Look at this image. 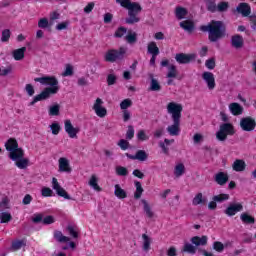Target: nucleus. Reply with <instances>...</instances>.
<instances>
[{
  "label": "nucleus",
  "instance_id": "nucleus-1",
  "mask_svg": "<svg viewBox=\"0 0 256 256\" xmlns=\"http://www.w3.org/2000/svg\"><path fill=\"white\" fill-rule=\"evenodd\" d=\"M35 83H41V85H50V87L45 88L40 94L34 96L30 105L33 106L39 101H46L51 95H55L59 92V81L53 76H45L34 79Z\"/></svg>",
  "mask_w": 256,
  "mask_h": 256
},
{
  "label": "nucleus",
  "instance_id": "nucleus-2",
  "mask_svg": "<svg viewBox=\"0 0 256 256\" xmlns=\"http://www.w3.org/2000/svg\"><path fill=\"white\" fill-rule=\"evenodd\" d=\"M200 31L208 33L210 43H217L227 35V26L223 21L212 20L208 25H202Z\"/></svg>",
  "mask_w": 256,
  "mask_h": 256
},
{
  "label": "nucleus",
  "instance_id": "nucleus-3",
  "mask_svg": "<svg viewBox=\"0 0 256 256\" xmlns=\"http://www.w3.org/2000/svg\"><path fill=\"white\" fill-rule=\"evenodd\" d=\"M167 111L172 114L173 124L168 126L166 131L171 137H177L181 133V113L183 112V105L170 102L167 105Z\"/></svg>",
  "mask_w": 256,
  "mask_h": 256
},
{
  "label": "nucleus",
  "instance_id": "nucleus-4",
  "mask_svg": "<svg viewBox=\"0 0 256 256\" xmlns=\"http://www.w3.org/2000/svg\"><path fill=\"white\" fill-rule=\"evenodd\" d=\"M127 9L129 17L125 19V23H127V25H135V23H139L141 19L137 17V15L143 11L141 5L137 2H131Z\"/></svg>",
  "mask_w": 256,
  "mask_h": 256
},
{
  "label": "nucleus",
  "instance_id": "nucleus-5",
  "mask_svg": "<svg viewBox=\"0 0 256 256\" xmlns=\"http://www.w3.org/2000/svg\"><path fill=\"white\" fill-rule=\"evenodd\" d=\"M6 150L9 151V158L12 160H17L19 157H23V150L19 148V143L15 138H10L5 143Z\"/></svg>",
  "mask_w": 256,
  "mask_h": 256
},
{
  "label": "nucleus",
  "instance_id": "nucleus-6",
  "mask_svg": "<svg viewBox=\"0 0 256 256\" xmlns=\"http://www.w3.org/2000/svg\"><path fill=\"white\" fill-rule=\"evenodd\" d=\"M208 237L207 236H194L190 239V242L192 245H194V247L197 249L198 251V255L200 256H213L212 253L207 252V250L201 248V247H205V245H207V241H208Z\"/></svg>",
  "mask_w": 256,
  "mask_h": 256
},
{
  "label": "nucleus",
  "instance_id": "nucleus-7",
  "mask_svg": "<svg viewBox=\"0 0 256 256\" xmlns=\"http://www.w3.org/2000/svg\"><path fill=\"white\" fill-rule=\"evenodd\" d=\"M125 53H127V50L123 47H120L118 50L110 49L106 52L104 59L107 63L123 61L125 59Z\"/></svg>",
  "mask_w": 256,
  "mask_h": 256
},
{
  "label": "nucleus",
  "instance_id": "nucleus-8",
  "mask_svg": "<svg viewBox=\"0 0 256 256\" xmlns=\"http://www.w3.org/2000/svg\"><path fill=\"white\" fill-rule=\"evenodd\" d=\"M235 127L231 123H223L220 125L219 131L216 132V139L218 141H227V135H233Z\"/></svg>",
  "mask_w": 256,
  "mask_h": 256
},
{
  "label": "nucleus",
  "instance_id": "nucleus-9",
  "mask_svg": "<svg viewBox=\"0 0 256 256\" xmlns=\"http://www.w3.org/2000/svg\"><path fill=\"white\" fill-rule=\"evenodd\" d=\"M175 59L179 65H189V63H195L197 54L177 53Z\"/></svg>",
  "mask_w": 256,
  "mask_h": 256
},
{
  "label": "nucleus",
  "instance_id": "nucleus-10",
  "mask_svg": "<svg viewBox=\"0 0 256 256\" xmlns=\"http://www.w3.org/2000/svg\"><path fill=\"white\" fill-rule=\"evenodd\" d=\"M240 127H241L242 131H246V132L250 133L251 131H255L256 121L251 116L243 117L240 120Z\"/></svg>",
  "mask_w": 256,
  "mask_h": 256
},
{
  "label": "nucleus",
  "instance_id": "nucleus-11",
  "mask_svg": "<svg viewBox=\"0 0 256 256\" xmlns=\"http://www.w3.org/2000/svg\"><path fill=\"white\" fill-rule=\"evenodd\" d=\"M52 189H54V191H56L57 195L59 197H63L64 199H68L71 200L73 198H71V196L67 193V191H65L63 189V187H61V185H59V182L57 181V178H52Z\"/></svg>",
  "mask_w": 256,
  "mask_h": 256
},
{
  "label": "nucleus",
  "instance_id": "nucleus-12",
  "mask_svg": "<svg viewBox=\"0 0 256 256\" xmlns=\"http://www.w3.org/2000/svg\"><path fill=\"white\" fill-rule=\"evenodd\" d=\"M180 253L182 255H185V253H187V255H199V250H197V248L195 247L194 244H192V242L190 243L189 241H185L184 245L180 250Z\"/></svg>",
  "mask_w": 256,
  "mask_h": 256
},
{
  "label": "nucleus",
  "instance_id": "nucleus-13",
  "mask_svg": "<svg viewBox=\"0 0 256 256\" xmlns=\"http://www.w3.org/2000/svg\"><path fill=\"white\" fill-rule=\"evenodd\" d=\"M102 105H103V100L101 98H97L93 105V110L95 111L96 115L101 118L107 115V109Z\"/></svg>",
  "mask_w": 256,
  "mask_h": 256
},
{
  "label": "nucleus",
  "instance_id": "nucleus-14",
  "mask_svg": "<svg viewBox=\"0 0 256 256\" xmlns=\"http://www.w3.org/2000/svg\"><path fill=\"white\" fill-rule=\"evenodd\" d=\"M128 159H132V161H147L149 159V154L145 150H138L135 155L126 153L125 154Z\"/></svg>",
  "mask_w": 256,
  "mask_h": 256
},
{
  "label": "nucleus",
  "instance_id": "nucleus-15",
  "mask_svg": "<svg viewBox=\"0 0 256 256\" xmlns=\"http://www.w3.org/2000/svg\"><path fill=\"white\" fill-rule=\"evenodd\" d=\"M240 211H243V204L241 203H235L230 204L227 209L224 211L228 217H233V215H237Z\"/></svg>",
  "mask_w": 256,
  "mask_h": 256
},
{
  "label": "nucleus",
  "instance_id": "nucleus-16",
  "mask_svg": "<svg viewBox=\"0 0 256 256\" xmlns=\"http://www.w3.org/2000/svg\"><path fill=\"white\" fill-rule=\"evenodd\" d=\"M65 131L69 135L70 139L77 138V133H79V128L73 127L71 120H65Z\"/></svg>",
  "mask_w": 256,
  "mask_h": 256
},
{
  "label": "nucleus",
  "instance_id": "nucleus-17",
  "mask_svg": "<svg viewBox=\"0 0 256 256\" xmlns=\"http://www.w3.org/2000/svg\"><path fill=\"white\" fill-rule=\"evenodd\" d=\"M65 131L69 135L70 139L77 138V133H79V128L73 127L71 120H65Z\"/></svg>",
  "mask_w": 256,
  "mask_h": 256
},
{
  "label": "nucleus",
  "instance_id": "nucleus-18",
  "mask_svg": "<svg viewBox=\"0 0 256 256\" xmlns=\"http://www.w3.org/2000/svg\"><path fill=\"white\" fill-rule=\"evenodd\" d=\"M202 79H204V81L207 83V87L208 89H210V91H213V89H215V76L213 75V73L204 72L202 74Z\"/></svg>",
  "mask_w": 256,
  "mask_h": 256
},
{
  "label": "nucleus",
  "instance_id": "nucleus-19",
  "mask_svg": "<svg viewBox=\"0 0 256 256\" xmlns=\"http://www.w3.org/2000/svg\"><path fill=\"white\" fill-rule=\"evenodd\" d=\"M237 13L242 14V17H249L251 15V6L249 4L242 2L236 8Z\"/></svg>",
  "mask_w": 256,
  "mask_h": 256
},
{
  "label": "nucleus",
  "instance_id": "nucleus-20",
  "mask_svg": "<svg viewBox=\"0 0 256 256\" xmlns=\"http://www.w3.org/2000/svg\"><path fill=\"white\" fill-rule=\"evenodd\" d=\"M58 163L60 173H71V171H73V169H71V166L69 165V160H67V158H60L58 160Z\"/></svg>",
  "mask_w": 256,
  "mask_h": 256
},
{
  "label": "nucleus",
  "instance_id": "nucleus-21",
  "mask_svg": "<svg viewBox=\"0 0 256 256\" xmlns=\"http://www.w3.org/2000/svg\"><path fill=\"white\" fill-rule=\"evenodd\" d=\"M148 78L150 79V91H161V84H159V80L155 79V75L153 73L148 74Z\"/></svg>",
  "mask_w": 256,
  "mask_h": 256
},
{
  "label": "nucleus",
  "instance_id": "nucleus-22",
  "mask_svg": "<svg viewBox=\"0 0 256 256\" xmlns=\"http://www.w3.org/2000/svg\"><path fill=\"white\" fill-rule=\"evenodd\" d=\"M12 161H16V166L18 167V169H27V166L29 165V159L25 158V151L23 150L22 156Z\"/></svg>",
  "mask_w": 256,
  "mask_h": 256
},
{
  "label": "nucleus",
  "instance_id": "nucleus-23",
  "mask_svg": "<svg viewBox=\"0 0 256 256\" xmlns=\"http://www.w3.org/2000/svg\"><path fill=\"white\" fill-rule=\"evenodd\" d=\"M231 45L235 49H241L244 45L243 36L236 34L231 38Z\"/></svg>",
  "mask_w": 256,
  "mask_h": 256
},
{
  "label": "nucleus",
  "instance_id": "nucleus-24",
  "mask_svg": "<svg viewBox=\"0 0 256 256\" xmlns=\"http://www.w3.org/2000/svg\"><path fill=\"white\" fill-rule=\"evenodd\" d=\"M247 167V164L245 163V160L236 159L232 165L233 171H236L237 173H241L244 171Z\"/></svg>",
  "mask_w": 256,
  "mask_h": 256
},
{
  "label": "nucleus",
  "instance_id": "nucleus-25",
  "mask_svg": "<svg viewBox=\"0 0 256 256\" xmlns=\"http://www.w3.org/2000/svg\"><path fill=\"white\" fill-rule=\"evenodd\" d=\"M172 143H175V139L169 140L165 138L164 142L163 141L159 142V147L160 149H162V153H164V155H169V145H171Z\"/></svg>",
  "mask_w": 256,
  "mask_h": 256
},
{
  "label": "nucleus",
  "instance_id": "nucleus-26",
  "mask_svg": "<svg viewBox=\"0 0 256 256\" xmlns=\"http://www.w3.org/2000/svg\"><path fill=\"white\" fill-rule=\"evenodd\" d=\"M215 181L218 185H226L227 181H229V175H227L225 172H219L215 175Z\"/></svg>",
  "mask_w": 256,
  "mask_h": 256
},
{
  "label": "nucleus",
  "instance_id": "nucleus-27",
  "mask_svg": "<svg viewBox=\"0 0 256 256\" xmlns=\"http://www.w3.org/2000/svg\"><path fill=\"white\" fill-rule=\"evenodd\" d=\"M180 27L184 29V31H187V33H193V31H195V23L190 20L180 22Z\"/></svg>",
  "mask_w": 256,
  "mask_h": 256
},
{
  "label": "nucleus",
  "instance_id": "nucleus-28",
  "mask_svg": "<svg viewBox=\"0 0 256 256\" xmlns=\"http://www.w3.org/2000/svg\"><path fill=\"white\" fill-rule=\"evenodd\" d=\"M229 109L232 113V115H243V106L241 104L234 102L229 105Z\"/></svg>",
  "mask_w": 256,
  "mask_h": 256
},
{
  "label": "nucleus",
  "instance_id": "nucleus-29",
  "mask_svg": "<svg viewBox=\"0 0 256 256\" xmlns=\"http://www.w3.org/2000/svg\"><path fill=\"white\" fill-rule=\"evenodd\" d=\"M25 51H27V47H22V48L14 50L12 52V55H13L15 61H23V59H25Z\"/></svg>",
  "mask_w": 256,
  "mask_h": 256
},
{
  "label": "nucleus",
  "instance_id": "nucleus-30",
  "mask_svg": "<svg viewBox=\"0 0 256 256\" xmlns=\"http://www.w3.org/2000/svg\"><path fill=\"white\" fill-rule=\"evenodd\" d=\"M192 205H207V197L203 196V193H198L192 200Z\"/></svg>",
  "mask_w": 256,
  "mask_h": 256
},
{
  "label": "nucleus",
  "instance_id": "nucleus-31",
  "mask_svg": "<svg viewBox=\"0 0 256 256\" xmlns=\"http://www.w3.org/2000/svg\"><path fill=\"white\" fill-rule=\"evenodd\" d=\"M66 231H67L68 235H70V237H72L73 239L79 238V228L76 225L69 224L66 227Z\"/></svg>",
  "mask_w": 256,
  "mask_h": 256
},
{
  "label": "nucleus",
  "instance_id": "nucleus-32",
  "mask_svg": "<svg viewBox=\"0 0 256 256\" xmlns=\"http://www.w3.org/2000/svg\"><path fill=\"white\" fill-rule=\"evenodd\" d=\"M125 41H127L129 45H135V43H137V32L129 30L125 36Z\"/></svg>",
  "mask_w": 256,
  "mask_h": 256
},
{
  "label": "nucleus",
  "instance_id": "nucleus-33",
  "mask_svg": "<svg viewBox=\"0 0 256 256\" xmlns=\"http://www.w3.org/2000/svg\"><path fill=\"white\" fill-rule=\"evenodd\" d=\"M187 13H189L187 11V9L183 8L181 6H178L175 9V15H176V19H178V21H181V19H185V17H187Z\"/></svg>",
  "mask_w": 256,
  "mask_h": 256
},
{
  "label": "nucleus",
  "instance_id": "nucleus-34",
  "mask_svg": "<svg viewBox=\"0 0 256 256\" xmlns=\"http://www.w3.org/2000/svg\"><path fill=\"white\" fill-rule=\"evenodd\" d=\"M114 195L118 199H127V192L119 184L115 185Z\"/></svg>",
  "mask_w": 256,
  "mask_h": 256
},
{
  "label": "nucleus",
  "instance_id": "nucleus-35",
  "mask_svg": "<svg viewBox=\"0 0 256 256\" xmlns=\"http://www.w3.org/2000/svg\"><path fill=\"white\" fill-rule=\"evenodd\" d=\"M240 219L242 222H244L246 225H253L255 224V218L248 213H242L240 215Z\"/></svg>",
  "mask_w": 256,
  "mask_h": 256
},
{
  "label": "nucleus",
  "instance_id": "nucleus-36",
  "mask_svg": "<svg viewBox=\"0 0 256 256\" xmlns=\"http://www.w3.org/2000/svg\"><path fill=\"white\" fill-rule=\"evenodd\" d=\"M54 239H56V241H58V243H67L70 241V238L67 236H64L61 231L54 232Z\"/></svg>",
  "mask_w": 256,
  "mask_h": 256
},
{
  "label": "nucleus",
  "instance_id": "nucleus-37",
  "mask_svg": "<svg viewBox=\"0 0 256 256\" xmlns=\"http://www.w3.org/2000/svg\"><path fill=\"white\" fill-rule=\"evenodd\" d=\"M25 245H27L25 240H14L11 244V250L19 251V249H22V247H25Z\"/></svg>",
  "mask_w": 256,
  "mask_h": 256
},
{
  "label": "nucleus",
  "instance_id": "nucleus-38",
  "mask_svg": "<svg viewBox=\"0 0 256 256\" xmlns=\"http://www.w3.org/2000/svg\"><path fill=\"white\" fill-rule=\"evenodd\" d=\"M60 111H61V106L59 104H54L49 107L48 113L50 117H57L59 116Z\"/></svg>",
  "mask_w": 256,
  "mask_h": 256
},
{
  "label": "nucleus",
  "instance_id": "nucleus-39",
  "mask_svg": "<svg viewBox=\"0 0 256 256\" xmlns=\"http://www.w3.org/2000/svg\"><path fill=\"white\" fill-rule=\"evenodd\" d=\"M136 191L134 193V199H141V196L143 195V186L141 185V182L135 181L134 182Z\"/></svg>",
  "mask_w": 256,
  "mask_h": 256
},
{
  "label": "nucleus",
  "instance_id": "nucleus-40",
  "mask_svg": "<svg viewBox=\"0 0 256 256\" xmlns=\"http://www.w3.org/2000/svg\"><path fill=\"white\" fill-rule=\"evenodd\" d=\"M141 203L144 205V212L146 213L147 217H149V219H153V216L155 214L153 213V211H151V206H149L147 200L142 199Z\"/></svg>",
  "mask_w": 256,
  "mask_h": 256
},
{
  "label": "nucleus",
  "instance_id": "nucleus-41",
  "mask_svg": "<svg viewBox=\"0 0 256 256\" xmlns=\"http://www.w3.org/2000/svg\"><path fill=\"white\" fill-rule=\"evenodd\" d=\"M148 53H150V55H152V56L159 55V47H157V43L150 42L148 44Z\"/></svg>",
  "mask_w": 256,
  "mask_h": 256
},
{
  "label": "nucleus",
  "instance_id": "nucleus-42",
  "mask_svg": "<svg viewBox=\"0 0 256 256\" xmlns=\"http://www.w3.org/2000/svg\"><path fill=\"white\" fill-rule=\"evenodd\" d=\"M207 11L210 13H216L217 11V4L215 0H205Z\"/></svg>",
  "mask_w": 256,
  "mask_h": 256
},
{
  "label": "nucleus",
  "instance_id": "nucleus-43",
  "mask_svg": "<svg viewBox=\"0 0 256 256\" xmlns=\"http://www.w3.org/2000/svg\"><path fill=\"white\" fill-rule=\"evenodd\" d=\"M168 79H176L177 78V66L170 65L168 68V73L166 75Z\"/></svg>",
  "mask_w": 256,
  "mask_h": 256
},
{
  "label": "nucleus",
  "instance_id": "nucleus-44",
  "mask_svg": "<svg viewBox=\"0 0 256 256\" xmlns=\"http://www.w3.org/2000/svg\"><path fill=\"white\" fill-rule=\"evenodd\" d=\"M143 239V251H149L151 249V238L147 234L142 235Z\"/></svg>",
  "mask_w": 256,
  "mask_h": 256
},
{
  "label": "nucleus",
  "instance_id": "nucleus-45",
  "mask_svg": "<svg viewBox=\"0 0 256 256\" xmlns=\"http://www.w3.org/2000/svg\"><path fill=\"white\" fill-rule=\"evenodd\" d=\"M185 173V165L183 163L177 164L174 169V175L181 177Z\"/></svg>",
  "mask_w": 256,
  "mask_h": 256
},
{
  "label": "nucleus",
  "instance_id": "nucleus-46",
  "mask_svg": "<svg viewBox=\"0 0 256 256\" xmlns=\"http://www.w3.org/2000/svg\"><path fill=\"white\" fill-rule=\"evenodd\" d=\"M13 220V216L9 212L0 213V223H9V221Z\"/></svg>",
  "mask_w": 256,
  "mask_h": 256
},
{
  "label": "nucleus",
  "instance_id": "nucleus-47",
  "mask_svg": "<svg viewBox=\"0 0 256 256\" xmlns=\"http://www.w3.org/2000/svg\"><path fill=\"white\" fill-rule=\"evenodd\" d=\"M229 9V2H219L218 5L216 6V11L219 13H225Z\"/></svg>",
  "mask_w": 256,
  "mask_h": 256
},
{
  "label": "nucleus",
  "instance_id": "nucleus-48",
  "mask_svg": "<svg viewBox=\"0 0 256 256\" xmlns=\"http://www.w3.org/2000/svg\"><path fill=\"white\" fill-rule=\"evenodd\" d=\"M89 185L90 187H92L95 191H101V187L99 186V184H97V176H95V174H93L90 178L89 181Z\"/></svg>",
  "mask_w": 256,
  "mask_h": 256
},
{
  "label": "nucleus",
  "instance_id": "nucleus-49",
  "mask_svg": "<svg viewBox=\"0 0 256 256\" xmlns=\"http://www.w3.org/2000/svg\"><path fill=\"white\" fill-rule=\"evenodd\" d=\"M116 175H119V177H127L129 175V170L123 166H117Z\"/></svg>",
  "mask_w": 256,
  "mask_h": 256
},
{
  "label": "nucleus",
  "instance_id": "nucleus-50",
  "mask_svg": "<svg viewBox=\"0 0 256 256\" xmlns=\"http://www.w3.org/2000/svg\"><path fill=\"white\" fill-rule=\"evenodd\" d=\"M229 200V194H220L213 196L212 201H215L216 203H223V201Z\"/></svg>",
  "mask_w": 256,
  "mask_h": 256
},
{
  "label": "nucleus",
  "instance_id": "nucleus-51",
  "mask_svg": "<svg viewBox=\"0 0 256 256\" xmlns=\"http://www.w3.org/2000/svg\"><path fill=\"white\" fill-rule=\"evenodd\" d=\"M127 34V28L120 26L114 33V37L117 39H121L124 35Z\"/></svg>",
  "mask_w": 256,
  "mask_h": 256
},
{
  "label": "nucleus",
  "instance_id": "nucleus-52",
  "mask_svg": "<svg viewBox=\"0 0 256 256\" xmlns=\"http://www.w3.org/2000/svg\"><path fill=\"white\" fill-rule=\"evenodd\" d=\"M39 29H47V27H51V22L47 18H42L38 21Z\"/></svg>",
  "mask_w": 256,
  "mask_h": 256
},
{
  "label": "nucleus",
  "instance_id": "nucleus-53",
  "mask_svg": "<svg viewBox=\"0 0 256 256\" xmlns=\"http://www.w3.org/2000/svg\"><path fill=\"white\" fill-rule=\"evenodd\" d=\"M11 39V30L9 29H4L2 31V36H1V41L2 43H7Z\"/></svg>",
  "mask_w": 256,
  "mask_h": 256
},
{
  "label": "nucleus",
  "instance_id": "nucleus-54",
  "mask_svg": "<svg viewBox=\"0 0 256 256\" xmlns=\"http://www.w3.org/2000/svg\"><path fill=\"white\" fill-rule=\"evenodd\" d=\"M131 105H133V101H131V99L127 98L124 99L121 103H120V108L123 111H127V109H129V107H131Z\"/></svg>",
  "mask_w": 256,
  "mask_h": 256
},
{
  "label": "nucleus",
  "instance_id": "nucleus-55",
  "mask_svg": "<svg viewBox=\"0 0 256 256\" xmlns=\"http://www.w3.org/2000/svg\"><path fill=\"white\" fill-rule=\"evenodd\" d=\"M50 129L52 131V135H59V132L61 131V125H59L57 122H54L50 125Z\"/></svg>",
  "mask_w": 256,
  "mask_h": 256
},
{
  "label": "nucleus",
  "instance_id": "nucleus-56",
  "mask_svg": "<svg viewBox=\"0 0 256 256\" xmlns=\"http://www.w3.org/2000/svg\"><path fill=\"white\" fill-rule=\"evenodd\" d=\"M134 137H135V128L133 127V125H129L128 130L126 132V139L131 141V139H133Z\"/></svg>",
  "mask_w": 256,
  "mask_h": 256
},
{
  "label": "nucleus",
  "instance_id": "nucleus-57",
  "mask_svg": "<svg viewBox=\"0 0 256 256\" xmlns=\"http://www.w3.org/2000/svg\"><path fill=\"white\" fill-rule=\"evenodd\" d=\"M213 249L214 251H217L218 253H223L224 249H225V245H223V243L216 241L213 243Z\"/></svg>",
  "mask_w": 256,
  "mask_h": 256
},
{
  "label": "nucleus",
  "instance_id": "nucleus-58",
  "mask_svg": "<svg viewBox=\"0 0 256 256\" xmlns=\"http://www.w3.org/2000/svg\"><path fill=\"white\" fill-rule=\"evenodd\" d=\"M117 145H119L120 149H122V151H127V149H129V141L125 140V139H120L119 142L117 143Z\"/></svg>",
  "mask_w": 256,
  "mask_h": 256
},
{
  "label": "nucleus",
  "instance_id": "nucleus-59",
  "mask_svg": "<svg viewBox=\"0 0 256 256\" xmlns=\"http://www.w3.org/2000/svg\"><path fill=\"white\" fill-rule=\"evenodd\" d=\"M138 141H149V136L145 134V130H139L137 133Z\"/></svg>",
  "mask_w": 256,
  "mask_h": 256
},
{
  "label": "nucleus",
  "instance_id": "nucleus-60",
  "mask_svg": "<svg viewBox=\"0 0 256 256\" xmlns=\"http://www.w3.org/2000/svg\"><path fill=\"white\" fill-rule=\"evenodd\" d=\"M71 75H73V66H71V64H67L65 71L62 73V76L71 77Z\"/></svg>",
  "mask_w": 256,
  "mask_h": 256
},
{
  "label": "nucleus",
  "instance_id": "nucleus-61",
  "mask_svg": "<svg viewBox=\"0 0 256 256\" xmlns=\"http://www.w3.org/2000/svg\"><path fill=\"white\" fill-rule=\"evenodd\" d=\"M25 91L29 97L35 95V88L31 84H26Z\"/></svg>",
  "mask_w": 256,
  "mask_h": 256
},
{
  "label": "nucleus",
  "instance_id": "nucleus-62",
  "mask_svg": "<svg viewBox=\"0 0 256 256\" xmlns=\"http://www.w3.org/2000/svg\"><path fill=\"white\" fill-rule=\"evenodd\" d=\"M42 197H53V190L51 188H42Z\"/></svg>",
  "mask_w": 256,
  "mask_h": 256
},
{
  "label": "nucleus",
  "instance_id": "nucleus-63",
  "mask_svg": "<svg viewBox=\"0 0 256 256\" xmlns=\"http://www.w3.org/2000/svg\"><path fill=\"white\" fill-rule=\"evenodd\" d=\"M107 83L108 85H115L117 83V76L115 74H109L107 76Z\"/></svg>",
  "mask_w": 256,
  "mask_h": 256
},
{
  "label": "nucleus",
  "instance_id": "nucleus-64",
  "mask_svg": "<svg viewBox=\"0 0 256 256\" xmlns=\"http://www.w3.org/2000/svg\"><path fill=\"white\" fill-rule=\"evenodd\" d=\"M205 66L207 67V69H213L215 67V58H210L206 60Z\"/></svg>",
  "mask_w": 256,
  "mask_h": 256
}]
</instances>
